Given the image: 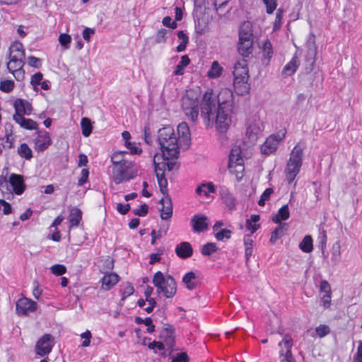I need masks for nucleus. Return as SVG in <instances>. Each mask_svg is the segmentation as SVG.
Here are the masks:
<instances>
[{"instance_id":"obj_1","label":"nucleus","mask_w":362,"mask_h":362,"mask_svg":"<svg viewBox=\"0 0 362 362\" xmlns=\"http://www.w3.org/2000/svg\"><path fill=\"white\" fill-rule=\"evenodd\" d=\"M158 142L162 153H156L153 162L156 168H160L161 160L166 161L177 158L180 149H187L191 141L189 128L186 122H181L177 128V134L170 126H166L158 131Z\"/></svg>"},{"instance_id":"obj_2","label":"nucleus","mask_w":362,"mask_h":362,"mask_svg":"<svg viewBox=\"0 0 362 362\" xmlns=\"http://www.w3.org/2000/svg\"><path fill=\"white\" fill-rule=\"evenodd\" d=\"M153 284L158 294L166 298H172L177 292L175 280L170 275L164 276L161 272L155 273Z\"/></svg>"},{"instance_id":"obj_3","label":"nucleus","mask_w":362,"mask_h":362,"mask_svg":"<svg viewBox=\"0 0 362 362\" xmlns=\"http://www.w3.org/2000/svg\"><path fill=\"white\" fill-rule=\"evenodd\" d=\"M303 148L299 144L296 145L292 149L290 157L285 168L286 180L291 183L299 173L303 163Z\"/></svg>"},{"instance_id":"obj_4","label":"nucleus","mask_w":362,"mask_h":362,"mask_svg":"<svg viewBox=\"0 0 362 362\" xmlns=\"http://www.w3.org/2000/svg\"><path fill=\"white\" fill-rule=\"evenodd\" d=\"M228 168L230 173L234 175L237 180H240L244 175V160L240 146H234L229 154Z\"/></svg>"},{"instance_id":"obj_5","label":"nucleus","mask_w":362,"mask_h":362,"mask_svg":"<svg viewBox=\"0 0 362 362\" xmlns=\"http://www.w3.org/2000/svg\"><path fill=\"white\" fill-rule=\"evenodd\" d=\"M136 175V165L132 161L112 167V178L117 185L129 181L134 178Z\"/></svg>"},{"instance_id":"obj_6","label":"nucleus","mask_w":362,"mask_h":362,"mask_svg":"<svg viewBox=\"0 0 362 362\" xmlns=\"http://www.w3.org/2000/svg\"><path fill=\"white\" fill-rule=\"evenodd\" d=\"M213 114L211 121L214 122L216 130L221 133L226 132L232 124L233 110L217 107Z\"/></svg>"},{"instance_id":"obj_7","label":"nucleus","mask_w":362,"mask_h":362,"mask_svg":"<svg viewBox=\"0 0 362 362\" xmlns=\"http://www.w3.org/2000/svg\"><path fill=\"white\" fill-rule=\"evenodd\" d=\"M217 98L212 89H208L200 103L201 117L206 123H210L213 112L216 110Z\"/></svg>"},{"instance_id":"obj_8","label":"nucleus","mask_w":362,"mask_h":362,"mask_svg":"<svg viewBox=\"0 0 362 362\" xmlns=\"http://www.w3.org/2000/svg\"><path fill=\"white\" fill-rule=\"evenodd\" d=\"M199 105L197 95L193 91H187L182 98V110L188 119L192 122H195L198 117Z\"/></svg>"},{"instance_id":"obj_9","label":"nucleus","mask_w":362,"mask_h":362,"mask_svg":"<svg viewBox=\"0 0 362 362\" xmlns=\"http://www.w3.org/2000/svg\"><path fill=\"white\" fill-rule=\"evenodd\" d=\"M287 131L285 128L279 129L276 133L269 135L260 147L261 153L265 156L274 153L279 144L286 138Z\"/></svg>"},{"instance_id":"obj_10","label":"nucleus","mask_w":362,"mask_h":362,"mask_svg":"<svg viewBox=\"0 0 362 362\" xmlns=\"http://www.w3.org/2000/svg\"><path fill=\"white\" fill-rule=\"evenodd\" d=\"M54 344V337L50 334H45L37 341L35 351L41 357L47 356L52 352Z\"/></svg>"},{"instance_id":"obj_11","label":"nucleus","mask_w":362,"mask_h":362,"mask_svg":"<svg viewBox=\"0 0 362 362\" xmlns=\"http://www.w3.org/2000/svg\"><path fill=\"white\" fill-rule=\"evenodd\" d=\"M263 129V123L259 119H254L248 122L246 129V137L251 144L256 143L261 136Z\"/></svg>"},{"instance_id":"obj_12","label":"nucleus","mask_w":362,"mask_h":362,"mask_svg":"<svg viewBox=\"0 0 362 362\" xmlns=\"http://www.w3.org/2000/svg\"><path fill=\"white\" fill-rule=\"evenodd\" d=\"M279 346L281 362H296L291 352L293 339L291 336L285 335L282 341L279 343Z\"/></svg>"},{"instance_id":"obj_13","label":"nucleus","mask_w":362,"mask_h":362,"mask_svg":"<svg viewBox=\"0 0 362 362\" xmlns=\"http://www.w3.org/2000/svg\"><path fill=\"white\" fill-rule=\"evenodd\" d=\"M216 98L218 107L234 110V95L231 89L228 88L221 89Z\"/></svg>"},{"instance_id":"obj_14","label":"nucleus","mask_w":362,"mask_h":362,"mask_svg":"<svg viewBox=\"0 0 362 362\" xmlns=\"http://www.w3.org/2000/svg\"><path fill=\"white\" fill-rule=\"evenodd\" d=\"M36 309L37 303L25 297L18 299L16 304V314L19 316L28 315L30 313L35 311Z\"/></svg>"},{"instance_id":"obj_15","label":"nucleus","mask_w":362,"mask_h":362,"mask_svg":"<svg viewBox=\"0 0 362 362\" xmlns=\"http://www.w3.org/2000/svg\"><path fill=\"white\" fill-rule=\"evenodd\" d=\"M10 60L7 64V68L13 74L14 78L21 81L24 78L25 72L23 69L24 62L23 59H13L9 57Z\"/></svg>"},{"instance_id":"obj_16","label":"nucleus","mask_w":362,"mask_h":362,"mask_svg":"<svg viewBox=\"0 0 362 362\" xmlns=\"http://www.w3.org/2000/svg\"><path fill=\"white\" fill-rule=\"evenodd\" d=\"M8 182L13 193L16 195H21L25 192L26 186L23 175L12 173L9 176Z\"/></svg>"},{"instance_id":"obj_17","label":"nucleus","mask_w":362,"mask_h":362,"mask_svg":"<svg viewBox=\"0 0 362 362\" xmlns=\"http://www.w3.org/2000/svg\"><path fill=\"white\" fill-rule=\"evenodd\" d=\"M192 230L195 233H201L207 229L209 226L208 217L204 214H195L190 221Z\"/></svg>"},{"instance_id":"obj_18","label":"nucleus","mask_w":362,"mask_h":362,"mask_svg":"<svg viewBox=\"0 0 362 362\" xmlns=\"http://www.w3.org/2000/svg\"><path fill=\"white\" fill-rule=\"evenodd\" d=\"M161 163L160 165V168H156V165H154L155 171L156 173L157 180L158 182L160 189V192L165 194L167 192V187H168V181L166 178L164 176L163 170L166 165H168V163H167L165 161L161 160Z\"/></svg>"},{"instance_id":"obj_19","label":"nucleus","mask_w":362,"mask_h":362,"mask_svg":"<svg viewBox=\"0 0 362 362\" xmlns=\"http://www.w3.org/2000/svg\"><path fill=\"white\" fill-rule=\"evenodd\" d=\"M249 71L247 60L241 59L238 60L234 65V78H249Z\"/></svg>"},{"instance_id":"obj_20","label":"nucleus","mask_w":362,"mask_h":362,"mask_svg":"<svg viewBox=\"0 0 362 362\" xmlns=\"http://www.w3.org/2000/svg\"><path fill=\"white\" fill-rule=\"evenodd\" d=\"M253 41L252 25L249 21L243 22L239 29L238 41Z\"/></svg>"},{"instance_id":"obj_21","label":"nucleus","mask_w":362,"mask_h":362,"mask_svg":"<svg viewBox=\"0 0 362 362\" xmlns=\"http://www.w3.org/2000/svg\"><path fill=\"white\" fill-rule=\"evenodd\" d=\"M160 204L162 206L160 218L163 220L170 218L173 214V204L170 198L168 196H165L160 200Z\"/></svg>"},{"instance_id":"obj_22","label":"nucleus","mask_w":362,"mask_h":362,"mask_svg":"<svg viewBox=\"0 0 362 362\" xmlns=\"http://www.w3.org/2000/svg\"><path fill=\"white\" fill-rule=\"evenodd\" d=\"M233 86L236 93L240 95H244L250 91L248 78H245L244 77L234 78Z\"/></svg>"},{"instance_id":"obj_23","label":"nucleus","mask_w":362,"mask_h":362,"mask_svg":"<svg viewBox=\"0 0 362 362\" xmlns=\"http://www.w3.org/2000/svg\"><path fill=\"white\" fill-rule=\"evenodd\" d=\"M51 144V139L48 133L40 134L35 139V148L37 151H43Z\"/></svg>"},{"instance_id":"obj_24","label":"nucleus","mask_w":362,"mask_h":362,"mask_svg":"<svg viewBox=\"0 0 362 362\" xmlns=\"http://www.w3.org/2000/svg\"><path fill=\"white\" fill-rule=\"evenodd\" d=\"M15 114L23 116L24 115H29L31 113V105L29 102L22 100L17 99L14 103Z\"/></svg>"},{"instance_id":"obj_25","label":"nucleus","mask_w":362,"mask_h":362,"mask_svg":"<svg viewBox=\"0 0 362 362\" xmlns=\"http://www.w3.org/2000/svg\"><path fill=\"white\" fill-rule=\"evenodd\" d=\"M176 255L182 259H187L192 255L193 250L189 243L182 242L175 247Z\"/></svg>"},{"instance_id":"obj_26","label":"nucleus","mask_w":362,"mask_h":362,"mask_svg":"<svg viewBox=\"0 0 362 362\" xmlns=\"http://www.w3.org/2000/svg\"><path fill=\"white\" fill-rule=\"evenodd\" d=\"M119 280V276L115 273H107L101 279L102 288L106 291L110 290Z\"/></svg>"},{"instance_id":"obj_27","label":"nucleus","mask_w":362,"mask_h":362,"mask_svg":"<svg viewBox=\"0 0 362 362\" xmlns=\"http://www.w3.org/2000/svg\"><path fill=\"white\" fill-rule=\"evenodd\" d=\"M13 119L22 128L25 129L33 130L37 128V124L31 119H26L19 115H13Z\"/></svg>"},{"instance_id":"obj_28","label":"nucleus","mask_w":362,"mask_h":362,"mask_svg":"<svg viewBox=\"0 0 362 362\" xmlns=\"http://www.w3.org/2000/svg\"><path fill=\"white\" fill-rule=\"evenodd\" d=\"M10 55L9 57H12L13 59H24L25 58V51L23 49V45L21 42L16 41L14 42L9 48Z\"/></svg>"},{"instance_id":"obj_29","label":"nucleus","mask_w":362,"mask_h":362,"mask_svg":"<svg viewBox=\"0 0 362 362\" xmlns=\"http://www.w3.org/2000/svg\"><path fill=\"white\" fill-rule=\"evenodd\" d=\"M300 62L296 56H293L291 61L287 63L282 70V75L285 76L293 74L299 66Z\"/></svg>"},{"instance_id":"obj_30","label":"nucleus","mask_w":362,"mask_h":362,"mask_svg":"<svg viewBox=\"0 0 362 362\" xmlns=\"http://www.w3.org/2000/svg\"><path fill=\"white\" fill-rule=\"evenodd\" d=\"M215 192V187L212 182L202 183L196 189V193L200 197H209Z\"/></svg>"},{"instance_id":"obj_31","label":"nucleus","mask_w":362,"mask_h":362,"mask_svg":"<svg viewBox=\"0 0 362 362\" xmlns=\"http://www.w3.org/2000/svg\"><path fill=\"white\" fill-rule=\"evenodd\" d=\"M259 220L260 216L257 214H252L250 216V218L246 220L245 227L250 232L251 235L260 228V224L259 223Z\"/></svg>"},{"instance_id":"obj_32","label":"nucleus","mask_w":362,"mask_h":362,"mask_svg":"<svg viewBox=\"0 0 362 362\" xmlns=\"http://www.w3.org/2000/svg\"><path fill=\"white\" fill-rule=\"evenodd\" d=\"M127 154L128 153L127 151H119L114 152L110 158L112 167L122 165L123 163H126V162H132L127 158Z\"/></svg>"},{"instance_id":"obj_33","label":"nucleus","mask_w":362,"mask_h":362,"mask_svg":"<svg viewBox=\"0 0 362 362\" xmlns=\"http://www.w3.org/2000/svg\"><path fill=\"white\" fill-rule=\"evenodd\" d=\"M245 246V255L246 262H248L253 252L254 238L251 234L245 235L243 238Z\"/></svg>"},{"instance_id":"obj_34","label":"nucleus","mask_w":362,"mask_h":362,"mask_svg":"<svg viewBox=\"0 0 362 362\" xmlns=\"http://www.w3.org/2000/svg\"><path fill=\"white\" fill-rule=\"evenodd\" d=\"M220 194L221 199L230 210H233L235 206V199L232 194L226 188H222Z\"/></svg>"},{"instance_id":"obj_35","label":"nucleus","mask_w":362,"mask_h":362,"mask_svg":"<svg viewBox=\"0 0 362 362\" xmlns=\"http://www.w3.org/2000/svg\"><path fill=\"white\" fill-rule=\"evenodd\" d=\"M82 218V212L78 208H73L70 211L69 214V228H71L73 227H77Z\"/></svg>"},{"instance_id":"obj_36","label":"nucleus","mask_w":362,"mask_h":362,"mask_svg":"<svg viewBox=\"0 0 362 362\" xmlns=\"http://www.w3.org/2000/svg\"><path fill=\"white\" fill-rule=\"evenodd\" d=\"M223 71V68L217 62L214 61L212 62L209 70L207 72L206 76L209 78L215 79L219 78Z\"/></svg>"},{"instance_id":"obj_37","label":"nucleus","mask_w":362,"mask_h":362,"mask_svg":"<svg viewBox=\"0 0 362 362\" xmlns=\"http://www.w3.org/2000/svg\"><path fill=\"white\" fill-rule=\"evenodd\" d=\"M289 216H290V212H289L288 206V204H285L283 206H281L279 209L277 214L274 216H273L272 221L274 223L281 224V221H286V220L288 219Z\"/></svg>"},{"instance_id":"obj_38","label":"nucleus","mask_w":362,"mask_h":362,"mask_svg":"<svg viewBox=\"0 0 362 362\" xmlns=\"http://www.w3.org/2000/svg\"><path fill=\"white\" fill-rule=\"evenodd\" d=\"M253 41H238V50L243 57L249 56L252 52Z\"/></svg>"},{"instance_id":"obj_39","label":"nucleus","mask_w":362,"mask_h":362,"mask_svg":"<svg viewBox=\"0 0 362 362\" xmlns=\"http://www.w3.org/2000/svg\"><path fill=\"white\" fill-rule=\"evenodd\" d=\"M182 281L188 289L192 290L195 288L197 283L195 273L189 272L185 274L182 278Z\"/></svg>"},{"instance_id":"obj_40","label":"nucleus","mask_w":362,"mask_h":362,"mask_svg":"<svg viewBox=\"0 0 362 362\" xmlns=\"http://www.w3.org/2000/svg\"><path fill=\"white\" fill-rule=\"evenodd\" d=\"M190 63V59L187 55H183L181 57V61L176 66L173 71L174 76H182L185 73V68L187 67Z\"/></svg>"},{"instance_id":"obj_41","label":"nucleus","mask_w":362,"mask_h":362,"mask_svg":"<svg viewBox=\"0 0 362 362\" xmlns=\"http://www.w3.org/2000/svg\"><path fill=\"white\" fill-rule=\"evenodd\" d=\"M331 254V261L333 265H337L341 260V245L339 241H337L333 244Z\"/></svg>"},{"instance_id":"obj_42","label":"nucleus","mask_w":362,"mask_h":362,"mask_svg":"<svg viewBox=\"0 0 362 362\" xmlns=\"http://www.w3.org/2000/svg\"><path fill=\"white\" fill-rule=\"evenodd\" d=\"M19 156L27 160H31L33 158V151L28 145L25 143L21 144L17 149Z\"/></svg>"},{"instance_id":"obj_43","label":"nucleus","mask_w":362,"mask_h":362,"mask_svg":"<svg viewBox=\"0 0 362 362\" xmlns=\"http://www.w3.org/2000/svg\"><path fill=\"white\" fill-rule=\"evenodd\" d=\"M299 248L304 252L309 253L313 250V238L310 235H305L299 244Z\"/></svg>"},{"instance_id":"obj_44","label":"nucleus","mask_w":362,"mask_h":362,"mask_svg":"<svg viewBox=\"0 0 362 362\" xmlns=\"http://www.w3.org/2000/svg\"><path fill=\"white\" fill-rule=\"evenodd\" d=\"M177 37L180 40V44L177 46L176 50L178 52H181L186 49L189 38L188 36L182 30L177 33Z\"/></svg>"},{"instance_id":"obj_45","label":"nucleus","mask_w":362,"mask_h":362,"mask_svg":"<svg viewBox=\"0 0 362 362\" xmlns=\"http://www.w3.org/2000/svg\"><path fill=\"white\" fill-rule=\"evenodd\" d=\"M81 126L83 135L86 137L90 136L93 129L90 120L87 117H83L81 121Z\"/></svg>"},{"instance_id":"obj_46","label":"nucleus","mask_w":362,"mask_h":362,"mask_svg":"<svg viewBox=\"0 0 362 362\" xmlns=\"http://www.w3.org/2000/svg\"><path fill=\"white\" fill-rule=\"evenodd\" d=\"M286 224L285 223H281L279 227H277L271 235L270 238V242L272 244H274L277 240H279L283 235L284 231L286 230Z\"/></svg>"},{"instance_id":"obj_47","label":"nucleus","mask_w":362,"mask_h":362,"mask_svg":"<svg viewBox=\"0 0 362 362\" xmlns=\"http://www.w3.org/2000/svg\"><path fill=\"white\" fill-rule=\"evenodd\" d=\"M284 11L282 8H279L276 13V18L273 25V31L280 29L282 25L283 13Z\"/></svg>"},{"instance_id":"obj_48","label":"nucleus","mask_w":362,"mask_h":362,"mask_svg":"<svg viewBox=\"0 0 362 362\" xmlns=\"http://www.w3.org/2000/svg\"><path fill=\"white\" fill-rule=\"evenodd\" d=\"M43 76L42 74L40 72H37L32 76L30 83L33 87V89L35 91L37 92L39 88L38 86L40 84L42 80Z\"/></svg>"},{"instance_id":"obj_49","label":"nucleus","mask_w":362,"mask_h":362,"mask_svg":"<svg viewBox=\"0 0 362 362\" xmlns=\"http://www.w3.org/2000/svg\"><path fill=\"white\" fill-rule=\"evenodd\" d=\"M59 42L60 45L65 49H67L70 47L71 42V37L69 35L66 33H62L59 36Z\"/></svg>"},{"instance_id":"obj_50","label":"nucleus","mask_w":362,"mask_h":362,"mask_svg":"<svg viewBox=\"0 0 362 362\" xmlns=\"http://www.w3.org/2000/svg\"><path fill=\"white\" fill-rule=\"evenodd\" d=\"M262 51L264 56L270 59L273 54V48L271 42L268 40H265L263 43Z\"/></svg>"},{"instance_id":"obj_51","label":"nucleus","mask_w":362,"mask_h":362,"mask_svg":"<svg viewBox=\"0 0 362 362\" xmlns=\"http://www.w3.org/2000/svg\"><path fill=\"white\" fill-rule=\"evenodd\" d=\"M330 333L329 326L326 325H320L315 328V334L320 338H322Z\"/></svg>"},{"instance_id":"obj_52","label":"nucleus","mask_w":362,"mask_h":362,"mask_svg":"<svg viewBox=\"0 0 362 362\" xmlns=\"http://www.w3.org/2000/svg\"><path fill=\"white\" fill-rule=\"evenodd\" d=\"M267 14H272L277 6V0H263Z\"/></svg>"},{"instance_id":"obj_53","label":"nucleus","mask_w":362,"mask_h":362,"mask_svg":"<svg viewBox=\"0 0 362 362\" xmlns=\"http://www.w3.org/2000/svg\"><path fill=\"white\" fill-rule=\"evenodd\" d=\"M216 246L214 243H206L202 248V254L205 256L211 255L216 251Z\"/></svg>"},{"instance_id":"obj_54","label":"nucleus","mask_w":362,"mask_h":362,"mask_svg":"<svg viewBox=\"0 0 362 362\" xmlns=\"http://www.w3.org/2000/svg\"><path fill=\"white\" fill-rule=\"evenodd\" d=\"M14 87V82L11 80H5L0 83V90L5 93L11 92Z\"/></svg>"},{"instance_id":"obj_55","label":"nucleus","mask_w":362,"mask_h":362,"mask_svg":"<svg viewBox=\"0 0 362 362\" xmlns=\"http://www.w3.org/2000/svg\"><path fill=\"white\" fill-rule=\"evenodd\" d=\"M50 270L52 274H54L56 276H61L63 275L66 272V268L63 264H54L50 267Z\"/></svg>"},{"instance_id":"obj_56","label":"nucleus","mask_w":362,"mask_h":362,"mask_svg":"<svg viewBox=\"0 0 362 362\" xmlns=\"http://www.w3.org/2000/svg\"><path fill=\"white\" fill-rule=\"evenodd\" d=\"M273 192L274 191L272 188L266 189L261 195L260 199L258 202V204L261 206H264L265 202L269 199L270 196L272 195Z\"/></svg>"},{"instance_id":"obj_57","label":"nucleus","mask_w":362,"mask_h":362,"mask_svg":"<svg viewBox=\"0 0 362 362\" xmlns=\"http://www.w3.org/2000/svg\"><path fill=\"white\" fill-rule=\"evenodd\" d=\"M125 146L130 151L131 154L139 155L141 153V148L135 143L127 142Z\"/></svg>"},{"instance_id":"obj_58","label":"nucleus","mask_w":362,"mask_h":362,"mask_svg":"<svg viewBox=\"0 0 362 362\" xmlns=\"http://www.w3.org/2000/svg\"><path fill=\"white\" fill-rule=\"evenodd\" d=\"M89 170L87 168H83L81 171L80 177L78 180V185L82 186L88 182Z\"/></svg>"},{"instance_id":"obj_59","label":"nucleus","mask_w":362,"mask_h":362,"mask_svg":"<svg viewBox=\"0 0 362 362\" xmlns=\"http://www.w3.org/2000/svg\"><path fill=\"white\" fill-rule=\"evenodd\" d=\"M134 288L131 284H127L122 291L121 300L124 301L127 297L133 294Z\"/></svg>"},{"instance_id":"obj_60","label":"nucleus","mask_w":362,"mask_h":362,"mask_svg":"<svg viewBox=\"0 0 362 362\" xmlns=\"http://www.w3.org/2000/svg\"><path fill=\"white\" fill-rule=\"evenodd\" d=\"M5 138H6V145L4 146V147H6L8 148H13V144H14V137L12 135V131H7L5 134Z\"/></svg>"},{"instance_id":"obj_61","label":"nucleus","mask_w":362,"mask_h":362,"mask_svg":"<svg viewBox=\"0 0 362 362\" xmlns=\"http://www.w3.org/2000/svg\"><path fill=\"white\" fill-rule=\"evenodd\" d=\"M168 30L165 29H160L158 31L156 36V42L162 43L166 41Z\"/></svg>"},{"instance_id":"obj_62","label":"nucleus","mask_w":362,"mask_h":362,"mask_svg":"<svg viewBox=\"0 0 362 362\" xmlns=\"http://www.w3.org/2000/svg\"><path fill=\"white\" fill-rule=\"evenodd\" d=\"M319 291L320 293L323 294L332 293L331 292V286L327 281L322 280L321 281L319 286Z\"/></svg>"},{"instance_id":"obj_63","label":"nucleus","mask_w":362,"mask_h":362,"mask_svg":"<svg viewBox=\"0 0 362 362\" xmlns=\"http://www.w3.org/2000/svg\"><path fill=\"white\" fill-rule=\"evenodd\" d=\"M230 230L228 229H222L216 234V238L218 240H223L225 238L229 239L230 238Z\"/></svg>"},{"instance_id":"obj_64","label":"nucleus","mask_w":362,"mask_h":362,"mask_svg":"<svg viewBox=\"0 0 362 362\" xmlns=\"http://www.w3.org/2000/svg\"><path fill=\"white\" fill-rule=\"evenodd\" d=\"M353 362H362V341H358V347L354 355Z\"/></svg>"}]
</instances>
